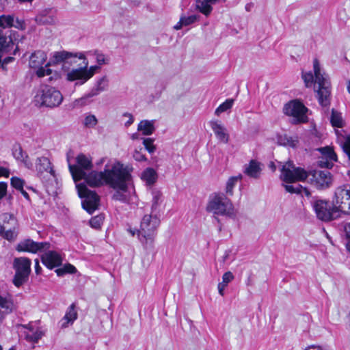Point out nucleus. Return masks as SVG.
Here are the masks:
<instances>
[{"instance_id": "nucleus-59", "label": "nucleus", "mask_w": 350, "mask_h": 350, "mask_svg": "<svg viewBox=\"0 0 350 350\" xmlns=\"http://www.w3.org/2000/svg\"><path fill=\"white\" fill-rule=\"evenodd\" d=\"M10 175L9 170L3 167H0V177H8Z\"/></svg>"}, {"instance_id": "nucleus-57", "label": "nucleus", "mask_w": 350, "mask_h": 350, "mask_svg": "<svg viewBox=\"0 0 350 350\" xmlns=\"http://www.w3.org/2000/svg\"><path fill=\"white\" fill-rule=\"evenodd\" d=\"M343 148L350 159V137L347 138L346 143L344 144Z\"/></svg>"}, {"instance_id": "nucleus-43", "label": "nucleus", "mask_w": 350, "mask_h": 350, "mask_svg": "<svg viewBox=\"0 0 350 350\" xmlns=\"http://www.w3.org/2000/svg\"><path fill=\"white\" fill-rule=\"evenodd\" d=\"M284 186L285 187L286 191L291 193H301L302 189H304V188L299 185H298L296 187L290 185H285ZM304 191L306 195L310 194L309 192L306 189H304Z\"/></svg>"}, {"instance_id": "nucleus-47", "label": "nucleus", "mask_w": 350, "mask_h": 350, "mask_svg": "<svg viewBox=\"0 0 350 350\" xmlns=\"http://www.w3.org/2000/svg\"><path fill=\"white\" fill-rule=\"evenodd\" d=\"M11 185L17 190H22L24 186V180L18 177L11 178Z\"/></svg>"}, {"instance_id": "nucleus-19", "label": "nucleus", "mask_w": 350, "mask_h": 350, "mask_svg": "<svg viewBox=\"0 0 350 350\" xmlns=\"http://www.w3.org/2000/svg\"><path fill=\"white\" fill-rule=\"evenodd\" d=\"M318 150L322 154L318 161L319 166L327 169L331 168L333 166V162L337 160V156L333 149L329 146H325L319 148Z\"/></svg>"}, {"instance_id": "nucleus-52", "label": "nucleus", "mask_w": 350, "mask_h": 350, "mask_svg": "<svg viewBox=\"0 0 350 350\" xmlns=\"http://www.w3.org/2000/svg\"><path fill=\"white\" fill-rule=\"evenodd\" d=\"M8 184L5 182H0V201L7 196Z\"/></svg>"}, {"instance_id": "nucleus-41", "label": "nucleus", "mask_w": 350, "mask_h": 350, "mask_svg": "<svg viewBox=\"0 0 350 350\" xmlns=\"http://www.w3.org/2000/svg\"><path fill=\"white\" fill-rule=\"evenodd\" d=\"M31 333L25 332V338L29 342H37L42 337V332L40 331L33 332L29 329Z\"/></svg>"}, {"instance_id": "nucleus-56", "label": "nucleus", "mask_w": 350, "mask_h": 350, "mask_svg": "<svg viewBox=\"0 0 350 350\" xmlns=\"http://www.w3.org/2000/svg\"><path fill=\"white\" fill-rule=\"evenodd\" d=\"M345 232L347 237H350V223L345 226ZM346 248L347 251L350 253V240L347 243Z\"/></svg>"}, {"instance_id": "nucleus-26", "label": "nucleus", "mask_w": 350, "mask_h": 350, "mask_svg": "<svg viewBox=\"0 0 350 350\" xmlns=\"http://www.w3.org/2000/svg\"><path fill=\"white\" fill-rule=\"evenodd\" d=\"M108 86V79L104 76L100 78L96 83L95 86L86 95L87 98L93 97L98 95L100 92L105 91Z\"/></svg>"}, {"instance_id": "nucleus-27", "label": "nucleus", "mask_w": 350, "mask_h": 350, "mask_svg": "<svg viewBox=\"0 0 350 350\" xmlns=\"http://www.w3.org/2000/svg\"><path fill=\"white\" fill-rule=\"evenodd\" d=\"M77 319V312L75 310V306L74 304H71L66 312L64 318L62 319V328H66L68 326V325L72 324L74 321Z\"/></svg>"}, {"instance_id": "nucleus-48", "label": "nucleus", "mask_w": 350, "mask_h": 350, "mask_svg": "<svg viewBox=\"0 0 350 350\" xmlns=\"http://www.w3.org/2000/svg\"><path fill=\"white\" fill-rule=\"evenodd\" d=\"M49 64H46V67L40 66L36 70V75L38 77H43L44 76L50 75L52 72V70L50 68H46Z\"/></svg>"}, {"instance_id": "nucleus-8", "label": "nucleus", "mask_w": 350, "mask_h": 350, "mask_svg": "<svg viewBox=\"0 0 350 350\" xmlns=\"http://www.w3.org/2000/svg\"><path fill=\"white\" fill-rule=\"evenodd\" d=\"M312 208L317 217L323 221H329L340 216L336 208L333 204L331 206L329 202L326 200H314L312 202Z\"/></svg>"}, {"instance_id": "nucleus-36", "label": "nucleus", "mask_w": 350, "mask_h": 350, "mask_svg": "<svg viewBox=\"0 0 350 350\" xmlns=\"http://www.w3.org/2000/svg\"><path fill=\"white\" fill-rule=\"evenodd\" d=\"M14 43L12 40L9 36H5L1 33L0 30V51L8 52Z\"/></svg>"}, {"instance_id": "nucleus-17", "label": "nucleus", "mask_w": 350, "mask_h": 350, "mask_svg": "<svg viewBox=\"0 0 350 350\" xmlns=\"http://www.w3.org/2000/svg\"><path fill=\"white\" fill-rule=\"evenodd\" d=\"M310 183L318 189L328 188L332 185V175L327 170L314 171Z\"/></svg>"}, {"instance_id": "nucleus-2", "label": "nucleus", "mask_w": 350, "mask_h": 350, "mask_svg": "<svg viewBox=\"0 0 350 350\" xmlns=\"http://www.w3.org/2000/svg\"><path fill=\"white\" fill-rule=\"evenodd\" d=\"M133 170L131 165H124L118 161H115L110 165H106L105 167V185L113 189L128 191L133 182L131 175Z\"/></svg>"}, {"instance_id": "nucleus-32", "label": "nucleus", "mask_w": 350, "mask_h": 350, "mask_svg": "<svg viewBox=\"0 0 350 350\" xmlns=\"http://www.w3.org/2000/svg\"><path fill=\"white\" fill-rule=\"evenodd\" d=\"M141 178L146 182L147 185L154 184L157 179V174L152 167L146 168L141 175Z\"/></svg>"}, {"instance_id": "nucleus-13", "label": "nucleus", "mask_w": 350, "mask_h": 350, "mask_svg": "<svg viewBox=\"0 0 350 350\" xmlns=\"http://www.w3.org/2000/svg\"><path fill=\"white\" fill-rule=\"evenodd\" d=\"M332 204L339 213L342 212L345 214H350V188H348L347 185L337 187Z\"/></svg>"}, {"instance_id": "nucleus-15", "label": "nucleus", "mask_w": 350, "mask_h": 350, "mask_svg": "<svg viewBox=\"0 0 350 350\" xmlns=\"http://www.w3.org/2000/svg\"><path fill=\"white\" fill-rule=\"evenodd\" d=\"M16 306L14 302L12 295L8 291L0 289V323L5 316L16 310Z\"/></svg>"}, {"instance_id": "nucleus-35", "label": "nucleus", "mask_w": 350, "mask_h": 350, "mask_svg": "<svg viewBox=\"0 0 350 350\" xmlns=\"http://www.w3.org/2000/svg\"><path fill=\"white\" fill-rule=\"evenodd\" d=\"M18 228V227L14 226L13 228L9 227L8 228H5L3 230L0 229V236L9 241H13L17 237Z\"/></svg>"}, {"instance_id": "nucleus-21", "label": "nucleus", "mask_w": 350, "mask_h": 350, "mask_svg": "<svg viewBox=\"0 0 350 350\" xmlns=\"http://www.w3.org/2000/svg\"><path fill=\"white\" fill-rule=\"evenodd\" d=\"M209 125L219 142L224 144L228 143L230 138L229 134L226 128L220 121L212 120L209 122Z\"/></svg>"}, {"instance_id": "nucleus-3", "label": "nucleus", "mask_w": 350, "mask_h": 350, "mask_svg": "<svg viewBox=\"0 0 350 350\" xmlns=\"http://www.w3.org/2000/svg\"><path fill=\"white\" fill-rule=\"evenodd\" d=\"M160 224V219L157 213L145 215L141 221L140 228L137 232V237L146 249L153 247L156 230Z\"/></svg>"}, {"instance_id": "nucleus-14", "label": "nucleus", "mask_w": 350, "mask_h": 350, "mask_svg": "<svg viewBox=\"0 0 350 350\" xmlns=\"http://www.w3.org/2000/svg\"><path fill=\"white\" fill-rule=\"evenodd\" d=\"M50 248L49 242H36L31 239H25L16 245V250L18 252H25L30 253H38L46 251Z\"/></svg>"}, {"instance_id": "nucleus-62", "label": "nucleus", "mask_w": 350, "mask_h": 350, "mask_svg": "<svg viewBox=\"0 0 350 350\" xmlns=\"http://www.w3.org/2000/svg\"><path fill=\"white\" fill-rule=\"evenodd\" d=\"M55 273L58 276H63L65 274H66V272L65 271L64 267L58 268L55 270Z\"/></svg>"}, {"instance_id": "nucleus-11", "label": "nucleus", "mask_w": 350, "mask_h": 350, "mask_svg": "<svg viewBox=\"0 0 350 350\" xmlns=\"http://www.w3.org/2000/svg\"><path fill=\"white\" fill-rule=\"evenodd\" d=\"M79 196L83 199L82 206L89 213H92L98 208L99 197L95 191L88 189L85 185L80 183L77 185Z\"/></svg>"}, {"instance_id": "nucleus-42", "label": "nucleus", "mask_w": 350, "mask_h": 350, "mask_svg": "<svg viewBox=\"0 0 350 350\" xmlns=\"http://www.w3.org/2000/svg\"><path fill=\"white\" fill-rule=\"evenodd\" d=\"M104 217L102 215H98L95 217H92V219L90 220V226L95 228L98 229L100 228L101 225L103 223Z\"/></svg>"}, {"instance_id": "nucleus-23", "label": "nucleus", "mask_w": 350, "mask_h": 350, "mask_svg": "<svg viewBox=\"0 0 350 350\" xmlns=\"http://www.w3.org/2000/svg\"><path fill=\"white\" fill-rule=\"evenodd\" d=\"M262 170V165L259 161L252 159L248 164L244 165L243 172L250 178L258 179Z\"/></svg>"}, {"instance_id": "nucleus-33", "label": "nucleus", "mask_w": 350, "mask_h": 350, "mask_svg": "<svg viewBox=\"0 0 350 350\" xmlns=\"http://www.w3.org/2000/svg\"><path fill=\"white\" fill-rule=\"evenodd\" d=\"M152 206L151 212L152 213H158L159 207L162 202V193L160 191L154 189L152 191Z\"/></svg>"}, {"instance_id": "nucleus-20", "label": "nucleus", "mask_w": 350, "mask_h": 350, "mask_svg": "<svg viewBox=\"0 0 350 350\" xmlns=\"http://www.w3.org/2000/svg\"><path fill=\"white\" fill-rule=\"evenodd\" d=\"M41 256L42 262L49 269L59 267L63 261L62 256L56 251H44Z\"/></svg>"}, {"instance_id": "nucleus-6", "label": "nucleus", "mask_w": 350, "mask_h": 350, "mask_svg": "<svg viewBox=\"0 0 350 350\" xmlns=\"http://www.w3.org/2000/svg\"><path fill=\"white\" fill-rule=\"evenodd\" d=\"M68 168L75 182L85 179L87 184L90 187H98L105 184L106 174H105V170L102 172L92 171L86 174L77 166L71 164L68 165Z\"/></svg>"}, {"instance_id": "nucleus-55", "label": "nucleus", "mask_w": 350, "mask_h": 350, "mask_svg": "<svg viewBox=\"0 0 350 350\" xmlns=\"http://www.w3.org/2000/svg\"><path fill=\"white\" fill-rule=\"evenodd\" d=\"M64 267L66 273H75L77 272V269L71 264H66L64 265Z\"/></svg>"}, {"instance_id": "nucleus-54", "label": "nucleus", "mask_w": 350, "mask_h": 350, "mask_svg": "<svg viewBox=\"0 0 350 350\" xmlns=\"http://www.w3.org/2000/svg\"><path fill=\"white\" fill-rule=\"evenodd\" d=\"M95 55H96V62L99 65H102V64H105L107 63V60L106 59V58L103 54L99 53H96Z\"/></svg>"}, {"instance_id": "nucleus-4", "label": "nucleus", "mask_w": 350, "mask_h": 350, "mask_svg": "<svg viewBox=\"0 0 350 350\" xmlns=\"http://www.w3.org/2000/svg\"><path fill=\"white\" fill-rule=\"evenodd\" d=\"M63 101V96L60 91L49 86H41L34 96L36 106L54 108L58 107Z\"/></svg>"}, {"instance_id": "nucleus-38", "label": "nucleus", "mask_w": 350, "mask_h": 350, "mask_svg": "<svg viewBox=\"0 0 350 350\" xmlns=\"http://www.w3.org/2000/svg\"><path fill=\"white\" fill-rule=\"evenodd\" d=\"M234 100L232 98H229L226 100L223 103L219 105V107L215 109V114L219 116L221 113L226 111L228 109H230L233 105Z\"/></svg>"}, {"instance_id": "nucleus-63", "label": "nucleus", "mask_w": 350, "mask_h": 350, "mask_svg": "<svg viewBox=\"0 0 350 350\" xmlns=\"http://www.w3.org/2000/svg\"><path fill=\"white\" fill-rule=\"evenodd\" d=\"M127 231L133 237L135 234L137 235V232L139 231V230L132 229L131 228H129L127 229Z\"/></svg>"}, {"instance_id": "nucleus-16", "label": "nucleus", "mask_w": 350, "mask_h": 350, "mask_svg": "<svg viewBox=\"0 0 350 350\" xmlns=\"http://www.w3.org/2000/svg\"><path fill=\"white\" fill-rule=\"evenodd\" d=\"M88 59H84L81 64H78V68H72L67 72L66 80L68 81H77L76 85L84 84L88 81L85 73V68L88 66Z\"/></svg>"}, {"instance_id": "nucleus-18", "label": "nucleus", "mask_w": 350, "mask_h": 350, "mask_svg": "<svg viewBox=\"0 0 350 350\" xmlns=\"http://www.w3.org/2000/svg\"><path fill=\"white\" fill-rule=\"evenodd\" d=\"M35 167L38 176L41 179L46 178L49 174L53 177L55 176L52 163L46 157H38L36 159Z\"/></svg>"}, {"instance_id": "nucleus-45", "label": "nucleus", "mask_w": 350, "mask_h": 350, "mask_svg": "<svg viewBox=\"0 0 350 350\" xmlns=\"http://www.w3.org/2000/svg\"><path fill=\"white\" fill-rule=\"evenodd\" d=\"M98 122L97 118L94 115H88L87 116L83 121V124L85 126L88 128H93L94 127Z\"/></svg>"}, {"instance_id": "nucleus-30", "label": "nucleus", "mask_w": 350, "mask_h": 350, "mask_svg": "<svg viewBox=\"0 0 350 350\" xmlns=\"http://www.w3.org/2000/svg\"><path fill=\"white\" fill-rule=\"evenodd\" d=\"M154 120H142L137 126V130L141 131L144 135H152L154 130Z\"/></svg>"}, {"instance_id": "nucleus-40", "label": "nucleus", "mask_w": 350, "mask_h": 350, "mask_svg": "<svg viewBox=\"0 0 350 350\" xmlns=\"http://www.w3.org/2000/svg\"><path fill=\"white\" fill-rule=\"evenodd\" d=\"M330 121L332 125L334 127L340 128L342 126V119L340 114L334 109H332Z\"/></svg>"}, {"instance_id": "nucleus-12", "label": "nucleus", "mask_w": 350, "mask_h": 350, "mask_svg": "<svg viewBox=\"0 0 350 350\" xmlns=\"http://www.w3.org/2000/svg\"><path fill=\"white\" fill-rule=\"evenodd\" d=\"M283 110L286 115L293 118V123L297 124L308 121L306 116L308 109L298 100L289 101L284 105Z\"/></svg>"}, {"instance_id": "nucleus-7", "label": "nucleus", "mask_w": 350, "mask_h": 350, "mask_svg": "<svg viewBox=\"0 0 350 350\" xmlns=\"http://www.w3.org/2000/svg\"><path fill=\"white\" fill-rule=\"evenodd\" d=\"M87 59L83 53H72L66 51H56L53 53L50 57L48 64L57 65L62 64V68L64 70H69L70 66H77L79 60L83 62Z\"/></svg>"}, {"instance_id": "nucleus-64", "label": "nucleus", "mask_w": 350, "mask_h": 350, "mask_svg": "<svg viewBox=\"0 0 350 350\" xmlns=\"http://www.w3.org/2000/svg\"><path fill=\"white\" fill-rule=\"evenodd\" d=\"M305 350H321L320 347L312 345L307 347Z\"/></svg>"}, {"instance_id": "nucleus-1", "label": "nucleus", "mask_w": 350, "mask_h": 350, "mask_svg": "<svg viewBox=\"0 0 350 350\" xmlns=\"http://www.w3.org/2000/svg\"><path fill=\"white\" fill-rule=\"evenodd\" d=\"M313 72H302L301 78L306 88L314 86L319 104L327 107L330 104L331 83L328 75L322 70L319 60H313Z\"/></svg>"}, {"instance_id": "nucleus-5", "label": "nucleus", "mask_w": 350, "mask_h": 350, "mask_svg": "<svg viewBox=\"0 0 350 350\" xmlns=\"http://www.w3.org/2000/svg\"><path fill=\"white\" fill-rule=\"evenodd\" d=\"M206 210L215 215L232 216L234 208L231 201L224 193H215L210 197Z\"/></svg>"}, {"instance_id": "nucleus-22", "label": "nucleus", "mask_w": 350, "mask_h": 350, "mask_svg": "<svg viewBox=\"0 0 350 350\" xmlns=\"http://www.w3.org/2000/svg\"><path fill=\"white\" fill-rule=\"evenodd\" d=\"M0 27L2 28L15 27L18 29L23 30L25 29V23L23 20L18 18H14L13 15H1Z\"/></svg>"}, {"instance_id": "nucleus-46", "label": "nucleus", "mask_w": 350, "mask_h": 350, "mask_svg": "<svg viewBox=\"0 0 350 350\" xmlns=\"http://www.w3.org/2000/svg\"><path fill=\"white\" fill-rule=\"evenodd\" d=\"M153 142L154 140L151 138H146L143 141V144L149 153H153L156 150Z\"/></svg>"}, {"instance_id": "nucleus-37", "label": "nucleus", "mask_w": 350, "mask_h": 350, "mask_svg": "<svg viewBox=\"0 0 350 350\" xmlns=\"http://www.w3.org/2000/svg\"><path fill=\"white\" fill-rule=\"evenodd\" d=\"M242 179V175L239 174L236 176H231L229 178L226 183V192L227 194L232 196L233 193V189L238 181Z\"/></svg>"}, {"instance_id": "nucleus-39", "label": "nucleus", "mask_w": 350, "mask_h": 350, "mask_svg": "<svg viewBox=\"0 0 350 350\" xmlns=\"http://www.w3.org/2000/svg\"><path fill=\"white\" fill-rule=\"evenodd\" d=\"M278 143L280 145L288 146L292 148H295L297 146V140L294 139L293 137H288L286 135H284L278 137Z\"/></svg>"}, {"instance_id": "nucleus-50", "label": "nucleus", "mask_w": 350, "mask_h": 350, "mask_svg": "<svg viewBox=\"0 0 350 350\" xmlns=\"http://www.w3.org/2000/svg\"><path fill=\"white\" fill-rule=\"evenodd\" d=\"M100 67L98 66H92L90 68L86 67L85 68V73L88 77V79L89 80L90 78H92L94 75L95 74L96 71L98 70Z\"/></svg>"}, {"instance_id": "nucleus-60", "label": "nucleus", "mask_w": 350, "mask_h": 350, "mask_svg": "<svg viewBox=\"0 0 350 350\" xmlns=\"http://www.w3.org/2000/svg\"><path fill=\"white\" fill-rule=\"evenodd\" d=\"M227 286L224 284H223L222 282H219L218 284V291H219V293L221 295H224V291L225 289V288Z\"/></svg>"}, {"instance_id": "nucleus-51", "label": "nucleus", "mask_w": 350, "mask_h": 350, "mask_svg": "<svg viewBox=\"0 0 350 350\" xmlns=\"http://www.w3.org/2000/svg\"><path fill=\"white\" fill-rule=\"evenodd\" d=\"M133 157L137 161H143L146 160L145 155L142 152V149L140 150H135L133 152Z\"/></svg>"}, {"instance_id": "nucleus-25", "label": "nucleus", "mask_w": 350, "mask_h": 350, "mask_svg": "<svg viewBox=\"0 0 350 350\" xmlns=\"http://www.w3.org/2000/svg\"><path fill=\"white\" fill-rule=\"evenodd\" d=\"M46 59V53L42 51H37L31 55L29 65L31 68H36L41 66Z\"/></svg>"}, {"instance_id": "nucleus-10", "label": "nucleus", "mask_w": 350, "mask_h": 350, "mask_svg": "<svg viewBox=\"0 0 350 350\" xmlns=\"http://www.w3.org/2000/svg\"><path fill=\"white\" fill-rule=\"evenodd\" d=\"M13 267L15 269L13 283L16 287H19L28 279L31 271V260L25 257L16 258Z\"/></svg>"}, {"instance_id": "nucleus-31", "label": "nucleus", "mask_w": 350, "mask_h": 350, "mask_svg": "<svg viewBox=\"0 0 350 350\" xmlns=\"http://www.w3.org/2000/svg\"><path fill=\"white\" fill-rule=\"evenodd\" d=\"M76 162L77 165H75L83 171L85 170H89L92 167L91 159L83 154H79L77 155L76 157Z\"/></svg>"}, {"instance_id": "nucleus-58", "label": "nucleus", "mask_w": 350, "mask_h": 350, "mask_svg": "<svg viewBox=\"0 0 350 350\" xmlns=\"http://www.w3.org/2000/svg\"><path fill=\"white\" fill-rule=\"evenodd\" d=\"M124 116L129 117V120L125 122V126L126 127H128L131 124H133V122L134 121L133 117L131 113H124Z\"/></svg>"}, {"instance_id": "nucleus-34", "label": "nucleus", "mask_w": 350, "mask_h": 350, "mask_svg": "<svg viewBox=\"0 0 350 350\" xmlns=\"http://www.w3.org/2000/svg\"><path fill=\"white\" fill-rule=\"evenodd\" d=\"M199 19V16L193 14L189 16H182L179 22L174 25L176 30L180 29L183 26H188L196 23Z\"/></svg>"}, {"instance_id": "nucleus-24", "label": "nucleus", "mask_w": 350, "mask_h": 350, "mask_svg": "<svg viewBox=\"0 0 350 350\" xmlns=\"http://www.w3.org/2000/svg\"><path fill=\"white\" fill-rule=\"evenodd\" d=\"M18 227V220L14 214L4 213L0 215V229L3 230L5 228Z\"/></svg>"}, {"instance_id": "nucleus-49", "label": "nucleus", "mask_w": 350, "mask_h": 350, "mask_svg": "<svg viewBox=\"0 0 350 350\" xmlns=\"http://www.w3.org/2000/svg\"><path fill=\"white\" fill-rule=\"evenodd\" d=\"M234 275L231 271H227L222 276V283L226 286L234 279Z\"/></svg>"}, {"instance_id": "nucleus-28", "label": "nucleus", "mask_w": 350, "mask_h": 350, "mask_svg": "<svg viewBox=\"0 0 350 350\" xmlns=\"http://www.w3.org/2000/svg\"><path fill=\"white\" fill-rule=\"evenodd\" d=\"M116 191L112 196V200L120 201L123 203H135L137 197L135 195V191H133V195L128 196L125 193L127 191H122V190L116 189Z\"/></svg>"}, {"instance_id": "nucleus-29", "label": "nucleus", "mask_w": 350, "mask_h": 350, "mask_svg": "<svg viewBox=\"0 0 350 350\" xmlns=\"http://www.w3.org/2000/svg\"><path fill=\"white\" fill-rule=\"evenodd\" d=\"M217 0H196L197 9L205 16H208L213 10L212 5Z\"/></svg>"}, {"instance_id": "nucleus-61", "label": "nucleus", "mask_w": 350, "mask_h": 350, "mask_svg": "<svg viewBox=\"0 0 350 350\" xmlns=\"http://www.w3.org/2000/svg\"><path fill=\"white\" fill-rule=\"evenodd\" d=\"M41 270H42V268L40 266L39 260H38V259H36L35 260V271H36V274H38V275L40 274L41 272Z\"/></svg>"}, {"instance_id": "nucleus-53", "label": "nucleus", "mask_w": 350, "mask_h": 350, "mask_svg": "<svg viewBox=\"0 0 350 350\" xmlns=\"http://www.w3.org/2000/svg\"><path fill=\"white\" fill-rule=\"evenodd\" d=\"M20 161L21 163H23V165H25V167L28 169H32L33 167V163L30 161V159L27 154L24 156L23 159H21Z\"/></svg>"}, {"instance_id": "nucleus-9", "label": "nucleus", "mask_w": 350, "mask_h": 350, "mask_svg": "<svg viewBox=\"0 0 350 350\" xmlns=\"http://www.w3.org/2000/svg\"><path fill=\"white\" fill-rule=\"evenodd\" d=\"M308 176V174L301 167H295L293 162L288 161L286 162L282 169L280 178L286 183H294L303 181Z\"/></svg>"}, {"instance_id": "nucleus-44", "label": "nucleus", "mask_w": 350, "mask_h": 350, "mask_svg": "<svg viewBox=\"0 0 350 350\" xmlns=\"http://www.w3.org/2000/svg\"><path fill=\"white\" fill-rule=\"evenodd\" d=\"M12 154H13V157L17 161H20L21 159H23V157L26 154V153L25 152H23L21 146L16 145L13 147Z\"/></svg>"}]
</instances>
